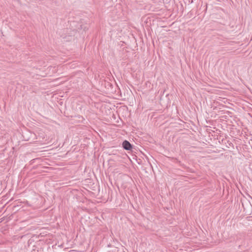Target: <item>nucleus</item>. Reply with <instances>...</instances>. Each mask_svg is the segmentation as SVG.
<instances>
[{
	"mask_svg": "<svg viewBox=\"0 0 252 252\" xmlns=\"http://www.w3.org/2000/svg\"><path fill=\"white\" fill-rule=\"evenodd\" d=\"M123 148L126 150H130L131 149V145L127 141H125L123 143Z\"/></svg>",
	"mask_w": 252,
	"mask_h": 252,
	"instance_id": "1",
	"label": "nucleus"
}]
</instances>
